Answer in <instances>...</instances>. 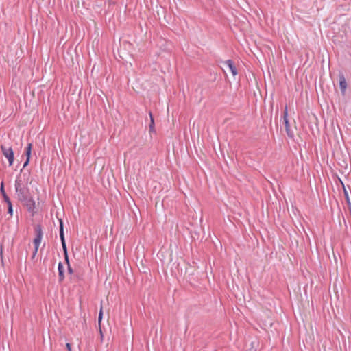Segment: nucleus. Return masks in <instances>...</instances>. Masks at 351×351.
Here are the masks:
<instances>
[{"label":"nucleus","mask_w":351,"mask_h":351,"mask_svg":"<svg viewBox=\"0 0 351 351\" xmlns=\"http://www.w3.org/2000/svg\"><path fill=\"white\" fill-rule=\"evenodd\" d=\"M14 187L17 199L27 208L29 212H33L35 208V202L31 196L29 188L19 177L15 180Z\"/></svg>","instance_id":"obj_1"},{"label":"nucleus","mask_w":351,"mask_h":351,"mask_svg":"<svg viewBox=\"0 0 351 351\" xmlns=\"http://www.w3.org/2000/svg\"><path fill=\"white\" fill-rule=\"evenodd\" d=\"M60 238L62 246L63 254L65 259V263L69 266L70 265L69 258L68 255V250L66 245V241L64 234V225L62 219H60V227H59Z\"/></svg>","instance_id":"obj_2"},{"label":"nucleus","mask_w":351,"mask_h":351,"mask_svg":"<svg viewBox=\"0 0 351 351\" xmlns=\"http://www.w3.org/2000/svg\"><path fill=\"white\" fill-rule=\"evenodd\" d=\"M282 119H283V123L285 125V130H286V133H287V136L290 138H293L294 136V134H293V131H291L290 129L289 121L288 119V109H287V106H285L284 112H283Z\"/></svg>","instance_id":"obj_3"},{"label":"nucleus","mask_w":351,"mask_h":351,"mask_svg":"<svg viewBox=\"0 0 351 351\" xmlns=\"http://www.w3.org/2000/svg\"><path fill=\"white\" fill-rule=\"evenodd\" d=\"M34 232L36 234V237L34 239V245L36 249H38L43 234L42 226L40 224H36L34 226Z\"/></svg>","instance_id":"obj_4"},{"label":"nucleus","mask_w":351,"mask_h":351,"mask_svg":"<svg viewBox=\"0 0 351 351\" xmlns=\"http://www.w3.org/2000/svg\"><path fill=\"white\" fill-rule=\"evenodd\" d=\"M1 152L3 156L8 159L9 162V166H12L14 162V152L10 147H5L4 145L1 146Z\"/></svg>","instance_id":"obj_5"},{"label":"nucleus","mask_w":351,"mask_h":351,"mask_svg":"<svg viewBox=\"0 0 351 351\" xmlns=\"http://www.w3.org/2000/svg\"><path fill=\"white\" fill-rule=\"evenodd\" d=\"M339 86L341 92L343 94L347 88V82L343 74L339 75Z\"/></svg>","instance_id":"obj_6"},{"label":"nucleus","mask_w":351,"mask_h":351,"mask_svg":"<svg viewBox=\"0 0 351 351\" xmlns=\"http://www.w3.org/2000/svg\"><path fill=\"white\" fill-rule=\"evenodd\" d=\"M224 64L228 66L230 71H231L232 74L235 76L237 74V69L236 66L234 64V62L231 60H228L226 62H224Z\"/></svg>","instance_id":"obj_7"},{"label":"nucleus","mask_w":351,"mask_h":351,"mask_svg":"<svg viewBox=\"0 0 351 351\" xmlns=\"http://www.w3.org/2000/svg\"><path fill=\"white\" fill-rule=\"evenodd\" d=\"M58 281L60 282H62L64 279V270L63 265L61 262H60L58 263Z\"/></svg>","instance_id":"obj_8"},{"label":"nucleus","mask_w":351,"mask_h":351,"mask_svg":"<svg viewBox=\"0 0 351 351\" xmlns=\"http://www.w3.org/2000/svg\"><path fill=\"white\" fill-rule=\"evenodd\" d=\"M32 149V143H28L27 147L25 148V156H26L27 158H30Z\"/></svg>","instance_id":"obj_9"},{"label":"nucleus","mask_w":351,"mask_h":351,"mask_svg":"<svg viewBox=\"0 0 351 351\" xmlns=\"http://www.w3.org/2000/svg\"><path fill=\"white\" fill-rule=\"evenodd\" d=\"M149 116H150L149 130H150V131H153L154 128V117L152 116V112H149Z\"/></svg>","instance_id":"obj_10"},{"label":"nucleus","mask_w":351,"mask_h":351,"mask_svg":"<svg viewBox=\"0 0 351 351\" xmlns=\"http://www.w3.org/2000/svg\"><path fill=\"white\" fill-rule=\"evenodd\" d=\"M344 195H345V198L346 199V202H347L348 205L350 206L351 205V202H350V197H349L348 192L346 191V190L345 189H344Z\"/></svg>","instance_id":"obj_11"},{"label":"nucleus","mask_w":351,"mask_h":351,"mask_svg":"<svg viewBox=\"0 0 351 351\" xmlns=\"http://www.w3.org/2000/svg\"><path fill=\"white\" fill-rule=\"evenodd\" d=\"M0 193H1V195H6V193H5V191L4 189V182H1V183Z\"/></svg>","instance_id":"obj_12"},{"label":"nucleus","mask_w":351,"mask_h":351,"mask_svg":"<svg viewBox=\"0 0 351 351\" xmlns=\"http://www.w3.org/2000/svg\"><path fill=\"white\" fill-rule=\"evenodd\" d=\"M102 315H103V311H102V308H101L100 309V311H99V317H98V322L99 324H100L101 319H102Z\"/></svg>","instance_id":"obj_13"},{"label":"nucleus","mask_w":351,"mask_h":351,"mask_svg":"<svg viewBox=\"0 0 351 351\" xmlns=\"http://www.w3.org/2000/svg\"><path fill=\"white\" fill-rule=\"evenodd\" d=\"M8 213L10 215V216H12V215H13L12 205H10V206L8 207Z\"/></svg>","instance_id":"obj_14"},{"label":"nucleus","mask_w":351,"mask_h":351,"mask_svg":"<svg viewBox=\"0 0 351 351\" xmlns=\"http://www.w3.org/2000/svg\"><path fill=\"white\" fill-rule=\"evenodd\" d=\"M38 249H36V247L34 246V252L32 253V259H34L38 252Z\"/></svg>","instance_id":"obj_15"},{"label":"nucleus","mask_w":351,"mask_h":351,"mask_svg":"<svg viewBox=\"0 0 351 351\" xmlns=\"http://www.w3.org/2000/svg\"><path fill=\"white\" fill-rule=\"evenodd\" d=\"M2 197L5 202H8V201L10 200V199L9 198V197L8 196L7 194L2 195Z\"/></svg>","instance_id":"obj_16"},{"label":"nucleus","mask_w":351,"mask_h":351,"mask_svg":"<svg viewBox=\"0 0 351 351\" xmlns=\"http://www.w3.org/2000/svg\"><path fill=\"white\" fill-rule=\"evenodd\" d=\"M67 269H68L69 274H71L73 273V270L72 267H71V265H69V266H67Z\"/></svg>","instance_id":"obj_17"},{"label":"nucleus","mask_w":351,"mask_h":351,"mask_svg":"<svg viewBox=\"0 0 351 351\" xmlns=\"http://www.w3.org/2000/svg\"><path fill=\"white\" fill-rule=\"evenodd\" d=\"M29 160H30V158H26V160L25 161L23 166V168H25V167H27L28 165V164L29 162Z\"/></svg>","instance_id":"obj_18"},{"label":"nucleus","mask_w":351,"mask_h":351,"mask_svg":"<svg viewBox=\"0 0 351 351\" xmlns=\"http://www.w3.org/2000/svg\"><path fill=\"white\" fill-rule=\"evenodd\" d=\"M66 347L67 351H71V344L69 343H67L66 344Z\"/></svg>","instance_id":"obj_19"},{"label":"nucleus","mask_w":351,"mask_h":351,"mask_svg":"<svg viewBox=\"0 0 351 351\" xmlns=\"http://www.w3.org/2000/svg\"><path fill=\"white\" fill-rule=\"evenodd\" d=\"M8 204V207L10 206V205H12L11 200H9L8 202H6Z\"/></svg>","instance_id":"obj_20"},{"label":"nucleus","mask_w":351,"mask_h":351,"mask_svg":"<svg viewBox=\"0 0 351 351\" xmlns=\"http://www.w3.org/2000/svg\"><path fill=\"white\" fill-rule=\"evenodd\" d=\"M348 207H349L350 213V215H351V205L348 206Z\"/></svg>","instance_id":"obj_21"}]
</instances>
